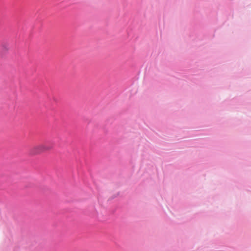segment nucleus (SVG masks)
Listing matches in <instances>:
<instances>
[{
    "mask_svg": "<svg viewBox=\"0 0 251 251\" xmlns=\"http://www.w3.org/2000/svg\"><path fill=\"white\" fill-rule=\"evenodd\" d=\"M2 47L3 49L6 50H8L9 49V47H8V46L7 45H2Z\"/></svg>",
    "mask_w": 251,
    "mask_h": 251,
    "instance_id": "2",
    "label": "nucleus"
},
{
    "mask_svg": "<svg viewBox=\"0 0 251 251\" xmlns=\"http://www.w3.org/2000/svg\"><path fill=\"white\" fill-rule=\"evenodd\" d=\"M53 146L48 144H40L31 147L28 154L30 156H33L41 154L43 152L52 150Z\"/></svg>",
    "mask_w": 251,
    "mask_h": 251,
    "instance_id": "1",
    "label": "nucleus"
}]
</instances>
